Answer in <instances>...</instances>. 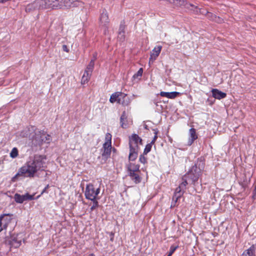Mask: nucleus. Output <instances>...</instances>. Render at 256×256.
<instances>
[{
    "label": "nucleus",
    "instance_id": "nucleus-40",
    "mask_svg": "<svg viewBox=\"0 0 256 256\" xmlns=\"http://www.w3.org/2000/svg\"><path fill=\"white\" fill-rule=\"evenodd\" d=\"M48 188H49V185H48H48H47V186L44 188L42 190V193H41V194H43L44 193V192H46V193H47L48 192H46V190H47Z\"/></svg>",
    "mask_w": 256,
    "mask_h": 256
},
{
    "label": "nucleus",
    "instance_id": "nucleus-26",
    "mask_svg": "<svg viewBox=\"0 0 256 256\" xmlns=\"http://www.w3.org/2000/svg\"><path fill=\"white\" fill-rule=\"evenodd\" d=\"M41 138L42 139L44 140H42V142L48 144L50 142L51 140L50 136L49 134H46L44 131L42 130V133L41 134Z\"/></svg>",
    "mask_w": 256,
    "mask_h": 256
},
{
    "label": "nucleus",
    "instance_id": "nucleus-46",
    "mask_svg": "<svg viewBox=\"0 0 256 256\" xmlns=\"http://www.w3.org/2000/svg\"><path fill=\"white\" fill-rule=\"evenodd\" d=\"M40 196H37V198H38Z\"/></svg>",
    "mask_w": 256,
    "mask_h": 256
},
{
    "label": "nucleus",
    "instance_id": "nucleus-4",
    "mask_svg": "<svg viewBox=\"0 0 256 256\" xmlns=\"http://www.w3.org/2000/svg\"><path fill=\"white\" fill-rule=\"evenodd\" d=\"M112 135L110 133H106L105 136V142L101 148L102 159L104 161L108 160L112 152Z\"/></svg>",
    "mask_w": 256,
    "mask_h": 256
},
{
    "label": "nucleus",
    "instance_id": "nucleus-32",
    "mask_svg": "<svg viewBox=\"0 0 256 256\" xmlns=\"http://www.w3.org/2000/svg\"><path fill=\"white\" fill-rule=\"evenodd\" d=\"M91 200L93 202V204L90 208V212H92L95 208L98 207L99 204H98V200H96V199H95L94 200Z\"/></svg>",
    "mask_w": 256,
    "mask_h": 256
},
{
    "label": "nucleus",
    "instance_id": "nucleus-5",
    "mask_svg": "<svg viewBox=\"0 0 256 256\" xmlns=\"http://www.w3.org/2000/svg\"><path fill=\"white\" fill-rule=\"evenodd\" d=\"M190 6H191L192 8H195L196 9V14H204L206 16V18L210 20L216 22L217 23H222L223 22L222 18L220 16H217L216 14L212 12H208L206 10L198 8L196 6H194L193 4H186V7L187 8H190Z\"/></svg>",
    "mask_w": 256,
    "mask_h": 256
},
{
    "label": "nucleus",
    "instance_id": "nucleus-28",
    "mask_svg": "<svg viewBox=\"0 0 256 256\" xmlns=\"http://www.w3.org/2000/svg\"><path fill=\"white\" fill-rule=\"evenodd\" d=\"M94 60H91L89 64L88 65V66L86 68V69L85 70L86 71H88V72L92 73L93 70H94Z\"/></svg>",
    "mask_w": 256,
    "mask_h": 256
},
{
    "label": "nucleus",
    "instance_id": "nucleus-39",
    "mask_svg": "<svg viewBox=\"0 0 256 256\" xmlns=\"http://www.w3.org/2000/svg\"><path fill=\"white\" fill-rule=\"evenodd\" d=\"M62 50L67 52H69V49L68 48V46L65 44H64L62 46Z\"/></svg>",
    "mask_w": 256,
    "mask_h": 256
},
{
    "label": "nucleus",
    "instance_id": "nucleus-16",
    "mask_svg": "<svg viewBox=\"0 0 256 256\" xmlns=\"http://www.w3.org/2000/svg\"><path fill=\"white\" fill-rule=\"evenodd\" d=\"M190 137L188 138L187 145L188 146H191L195 140L198 138V135L196 133V130L194 128H191L189 130Z\"/></svg>",
    "mask_w": 256,
    "mask_h": 256
},
{
    "label": "nucleus",
    "instance_id": "nucleus-9",
    "mask_svg": "<svg viewBox=\"0 0 256 256\" xmlns=\"http://www.w3.org/2000/svg\"><path fill=\"white\" fill-rule=\"evenodd\" d=\"M13 219L10 214H4L0 216V232L6 230Z\"/></svg>",
    "mask_w": 256,
    "mask_h": 256
},
{
    "label": "nucleus",
    "instance_id": "nucleus-2",
    "mask_svg": "<svg viewBox=\"0 0 256 256\" xmlns=\"http://www.w3.org/2000/svg\"><path fill=\"white\" fill-rule=\"evenodd\" d=\"M42 130H37L34 126H30L28 129L21 132V136L24 137L28 136L32 140V145L35 146H41L42 144L41 134Z\"/></svg>",
    "mask_w": 256,
    "mask_h": 256
},
{
    "label": "nucleus",
    "instance_id": "nucleus-29",
    "mask_svg": "<svg viewBox=\"0 0 256 256\" xmlns=\"http://www.w3.org/2000/svg\"><path fill=\"white\" fill-rule=\"evenodd\" d=\"M18 155V151L16 148H14L10 152V156L12 158H16Z\"/></svg>",
    "mask_w": 256,
    "mask_h": 256
},
{
    "label": "nucleus",
    "instance_id": "nucleus-41",
    "mask_svg": "<svg viewBox=\"0 0 256 256\" xmlns=\"http://www.w3.org/2000/svg\"><path fill=\"white\" fill-rule=\"evenodd\" d=\"M110 240L111 242H113L114 238V233H113L112 232H111L110 234Z\"/></svg>",
    "mask_w": 256,
    "mask_h": 256
},
{
    "label": "nucleus",
    "instance_id": "nucleus-25",
    "mask_svg": "<svg viewBox=\"0 0 256 256\" xmlns=\"http://www.w3.org/2000/svg\"><path fill=\"white\" fill-rule=\"evenodd\" d=\"M92 73L88 72V71L84 70V74L82 76L81 83L82 84H86L87 83L91 76Z\"/></svg>",
    "mask_w": 256,
    "mask_h": 256
},
{
    "label": "nucleus",
    "instance_id": "nucleus-38",
    "mask_svg": "<svg viewBox=\"0 0 256 256\" xmlns=\"http://www.w3.org/2000/svg\"><path fill=\"white\" fill-rule=\"evenodd\" d=\"M125 32H118V38L122 41H124L125 38Z\"/></svg>",
    "mask_w": 256,
    "mask_h": 256
},
{
    "label": "nucleus",
    "instance_id": "nucleus-37",
    "mask_svg": "<svg viewBox=\"0 0 256 256\" xmlns=\"http://www.w3.org/2000/svg\"><path fill=\"white\" fill-rule=\"evenodd\" d=\"M178 248V246H174L172 245L170 247V250L168 254H169L170 255H172L173 253L174 252V251Z\"/></svg>",
    "mask_w": 256,
    "mask_h": 256
},
{
    "label": "nucleus",
    "instance_id": "nucleus-31",
    "mask_svg": "<svg viewBox=\"0 0 256 256\" xmlns=\"http://www.w3.org/2000/svg\"><path fill=\"white\" fill-rule=\"evenodd\" d=\"M153 130L154 131V136L152 140L150 142V144H152V145L154 144L156 139L158 138V130L157 128L154 129Z\"/></svg>",
    "mask_w": 256,
    "mask_h": 256
},
{
    "label": "nucleus",
    "instance_id": "nucleus-24",
    "mask_svg": "<svg viewBox=\"0 0 256 256\" xmlns=\"http://www.w3.org/2000/svg\"><path fill=\"white\" fill-rule=\"evenodd\" d=\"M9 244L12 247L17 248L21 245V240H18L15 237H12V239L9 240Z\"/></svg>",
    "mask_w": 256,
    "mask_h": 256
},
{
    "label": "nucleus",
    "instance_id": "nucleus-17",
    "mask_svg": "<svg viewBox=\"0 0 256 256\" xmlns=\"http://www.w3.org/2000/svg\"><path fill=\"white\" fill-rule=\"evenodd\" d=\"M212 96L214 98L216 99L221 100L222 98H224L226 96V94L222 91L214 88L212 90Z\"/></svg>",
    "mask_w": 256,
    "mask_h": 256
},
{
    "label": "nucleus",
    "instance_id": "nucleus-13",
    "mask_svg": "<svg viewBox=\"0 0 256 256\" xmlns=\"http://www.w3.org/2000/svg\"><path fill=\"white\" fill-rule=\"evenodd\" d=\"M61 3L62 4V8L78 6L84 4L82 2L78 0H61Z\"/></svg>",
    "mask_w": 256,
    "mask_h": 256
},
{
    "label": "nucleus",
    "instance_id": "nucleus-11",
    "mask_svg": "<svg viewBox=\"0 0 256 256\" xmlns=\"http://www.w3.org/2000/svg\"><path fill=\"white\" fill-rule=\"evenodd\" d=\"M109 22L108 12L106 10H104L100 17V24L101 26L104 28V33L108 30Z\"/></svg>",
    "mask_w": 256,
    "mask_h": 256
},
{
    "label": "nucleus",
    "instance_id": "nucleus-35",
    "mask_svg": "<svg viewBox=\"0 0 256 256\" xmlns=\"http://www.w3.org/2000/svg\"><path fill=\"white\" fill-rule=\"evenodd\" d=\"M142 72L143 69L142 68H140L137 72L133 76V78L135 79L138 77H140L142 76Z\"/></svg>",
    "mask_w": 256,
    "mask_h": 256
},
{
    "label": "nucleus",
    "instance_id": "nucleus-6",
    "mask_svg": "<svg viewBox=\"0 0 256 256\" xmlns=\"http://www.w3.org/2000/svg\"><path fill=\"white\" fill-rule=\"evenodd\" d=\"M100 192V188H95L92 184H88L86 185V188L84 194L86 198L89 200H94Z\"/></svg>",
    "mask_w": 256,
    "mask_h": 256
},
{
    "label": "nucleus",
    "instance_id": "nucleus-22",
    "mask_svg": "<svg viewBox=\"0 0 256 256\" xmlns=\"http://www.w3.org/2000/svg\"><path fill=\"white\" fill-rule=\"evenodd\" d=\"M128 176L136 184H139L142 181V178L136 172H129Z\"/></svg>",
    "mask_w": 256,
    "mask_h": 256
},
{
    "label": "nucleus",
    "instance_id": "nucleus-36",
    "mask_svg": "<svg viewBox=\"0 0 256 256\" xmlns=\"http://www.w3.org/2000/svg\"><path fill=\"white\" fill-rule=\"evenodd\" d=\"M125 27L124 22H121L119 27L118 32H125Z\"/></svg>",
    "mask_w": 256,
    "mask_h": 256
},
{
    "label": "nucleus",
    "instance_id": "nucleus-21",
    "mask_svg": "<svg viewBox=\"0 0 256 256\" xmlns=\"http://www.w3.org/2000/svg\"><path fill=\"white\" fill-rule=\"evenodd\" d=\"M140 166L138 164L130 162L127 166L128 172H140Z\"/></svg>",
    "mask_w": 256,
    "mask_h": 256
},
{
    "label": "nucleus",
    "instance_id": "nucleus-44",
    "mask_svg": "<svg viewBox=\"0 0 256 256\" xmlns=\"http://www.w3.org/2000/svg\"><path fill=\"white\" fill-rule=\"evenodd\" d=\"M88 256H94V254H90Z\"/></svg>",
    "mask_w": 256,
    "mask_h": 256
},
{
    "label": "nucleus",
    "instance_id": "nucleus-45",
    "mask_svg": "<svg viewBox=\"0 0 256 256\" xmlns=\"http://www.w3.org/2000/svg\"><path fill=\"white\" fill-rule=\"evenodd\" d=\"M172 256V255L170 254H168V256Z\"/></svg>",
    "mask_w": 256,
    "mask_h": 256
},
{
    "label": "nucleus",
    "instance_id": "nucleus-20",
    "mask_svg": "<svg viewBox=\"0 0 256 256\" xmlns=\"http://www.w3.org/2000/svg\"><path fill=\"white\" fill-rule=\"evenodd\" d=\"M139 149L136 148H130V154L128 158L130 160L134 161L136 160L138 157Z\"/></svg>",
    "mask_w": 256,
    "mask_h": 256
},
{
    "label": "nucleus",
    "instance_id": "nucleus-12",
    "mask_svg": "<svg viewBox=\"0 0 256 256\" xmlns=\"http://www.w3.org/2000/svg\"><path fill=\"white\" fill-rule=\"evenodd\" d=\"M14 199L16 202L22 204L24 201L34 200V194L30 195L28 193H26L25 194L20 195L16 193L14 195Z\"/></svg>",
    "mask_w": 256,
    "mask_h": 256
},
{
    "label": "nucleus",
    "instance_id": "nucleus-15",
    "mask_svg": "<svg viewBox=\"0 0 256 256\" xmlns=\"http://www.w3.org/2000/svg\"><path fill=\"white\" fill-rule=\"evenodd\" d=\"M162 49V46H158L154 48L150 53V58H149V63H152L159 56Z\"/></svg>",
    "mask_w": 256,
    "mask_h": 256
},
{
    "label": "nucleus",
    "instance_id": "nucleus-27",
    "mask_svg": "<svg viewBox=\"0 0 256 256\" xmlns=\"http://www.w3.org/2000/svg\"><path fill=\"white\" fill-rule=\"evenodd\" d=\"M120 92H116L112 94L110 98V102L111 103H114L116 102L118 103V98H119Z\"/></svg>",
    "mask_w": 256,
    "mask_h": 256
},
{
    "label": "nucleus",
    "instance_id": "nucleus-3",
    "mask_svg": "<svg viewBox=\"0 0 256 256\" xmlns=\"http://www.w3.org/2000/svg\"><path fill=\"white\" fill-rule=\"evenodd\" d=\"M200 170L194 165L182 178V180L188 183L194 184L198 180L200 174Z\"/></svg>",
    "mask_w": 256,
    "mask_h": 256
},
{
    "label": "nucleus",
    "instance_id": "nucleus-43",
    "mask_svg": "<svg viewBox=\"0 0 256 256\" xmlns=\"http://www.w3.org/2000/svg\"><path fill=\"white\" fill-rule=\"evenodd\" d=\"M144 129L148 130V126L146 124H144Z\"/></svg>",
    "mask_w": 256,
    "mask_h": 256
},
{
    "label": "nucleus",
    "instance_id": "nucleus-34",
    "mask_svg": "<svg viewBox=\"0 0 256 256\" xmlns=\"http://www.w3.org/2000/svg\"><path fill=\"white\" fill-rule=\"evenodd\" d=\"M170 2L174 3L177 6H181L184 4L183 0H170Z\"/></svg>",
    "mask_w": 256,
    "mask_h": 256
},
{
    "label": "nucleus",
    "instance_id": "nucleus-23",
    "mask_svg": "<svg viewBox=\"0 0 256 256\" xmlns=\"http://www.w3.org/2000/svg\"><path fill=\"white\" fill-rule=\"evenodd\" d=\"M256 247L252 245L249 248L246 250L241 256H254Z\"/></svg>",
    "mask_w": 256,
    "mask_h": 256
},
{
    "label": "nucleus",
    "instance_id": "nucleus-30",
    "mask_svg": "<svg viewBox=\"0 0 256 256\" xmlns=\"http://www.w3.org/2000/svg\"><path fill=\"white\" fill-rule=\"evenodd\" d=\"M152 144L150 143L147 144L144 150V154H147L150 150L152 148Z\"/></svg>",
    "mask_w": 256,
    "mask_h": 256
},
{
    "label": "nucleus",
    "instance_id": "nucleus-1",
    "mask_svg": "<svg viewBox=\"0 0 256 256\" xmlns=\"http://www.w3.org/2000/svg\"><path fill=\"white\" fill-rule=\"evenodd\" d=\"M46 157L43 155H34L32 160L27 162L19 168L17 174L12 178V182L17 180L19 176L33 178L37 172L43 170Z\"/></svg>",
    "mask_w": 256,
    "mask_h": 256
},
{
    "label": "nucleus",
    "instance_id": "nucleus-18",
    "mask_svg": "<svg viewBox=\"0 0 256 256\" xmlns=\"http://www.w3.org/2000/svg\"><path fill=\"white\" fill-rule=\"evenodd\" d=\"M180 94V93L177 92H160V96L162 97H166L167 98L170 99H174L176 98Z\"/></svg>",
    "mask_w": 256,
    "mask_h": 256
},
{
    "label": "nucleus",
    "instance_id": "nucleus-10",
    "mask_svg": "<svg viewBox=\"0 0 256 256\" xmlns=\"http://www.w3.org/2000/svg\"><path fill=\"white\" fill-rule=\"evenodd\" d=\"M142 139L138 134H133L129 136V147L130 148H136L140 150L138 144L142 145Z\"/></svg>",
    "mask_w": 256,
    "mask_h": 256
},
{
    "label": "nucleus",
    "instance_id": "nucleus-42",
    "mask_svg": "<svg viewBox=\"0 0 256 256\" xmlns=\"http://www.w3.org/2000/svg\"><path fill=\"white\" fill-rule=\"evenodd\" d=\"M96 56H97V54L96 53L94 54L93 58L92 60H94V62L96 59Z\"/></svg>",
    "mask_w": 256,
    "mask_h": 256
},
{
    "label": "nucleus",
    "instance_id": "nucleus-7",
    "mask_svg": "<svg viewBox=\"0 0 256 256\" xmlns=\"http://www.w3.org/2000/svg\"><path fill=\"white\" fill-rule=\"evenodd\" d=\"M188 184V182L182 180V182L180 184L179 186L176 189L174 194L172 196V206H175V204L178 200L183 195L184 190L186 188V186Z\"/></svg>",
    "mask_w": 256,
    "mask_h": 256
},
{
    "label": "nucleus",
    "instance_id": "nucleus-33",
    "mask_svg": "<svg viewBox=\"0 0 256 256\" xmlns=\"http://www.w3.org/2000/svg\"><path fill=\"white\" fill-rule=\"evenodd\" d=\"M144 153L140 156L139 161L143 164H145L147 162V158L144 156Z\"/></svg>",
    "mask_w": 256,
    "mask_h": 256
},
{
    "label": "nucleus",
    "instance_id": "nucleus-19",
    "mask_svg": "<svg viewBox=\"0 0 256 256\" xmlns=\"http://www.w3.org/2000/svg\"><path fill=\"white\" fill-rule=\"evenodd\" d=\"M120 124L121 127L123 128H126L128 126L127 116L125 111L122 112L120 118Z\"/></svg>",
    "mask_w": 256,
    "mask_h": 256
},
{
    "label": "nucleus",
    "instance_id": "nucleus-8",
    "mask_svg": "<svg viewBox=\"0 0 256 256\" xmlns=\"http://www.w3.org/2000/svg\"><path fill=\"white\" fill-rule=\"evenodd\" d=\"M39 3L44 8H62L61 0H40Z\"/></svg>",
    "mask_w": 256,
    "mask_h": 256
},
{
    "label": "nucleus",
    "instance_id": "nucleus-14",
    "mask_svg": "<svg viewBox=\"0 0 256 256\" xmlns=\"http://www.w3.org/2000/svg\"><path fill=\"white\" fill-rule=\"evenodd\" d=\"M131 102V100L127 94L120 92L118 104L126 106H128Z\"/></svg>",
    "mask_w": 256,
    "mask_h": 256
}]
</instances>
